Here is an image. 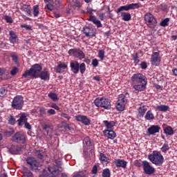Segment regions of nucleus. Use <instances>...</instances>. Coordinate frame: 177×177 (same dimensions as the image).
Listing matches in <instances>:
<instances>
[{
  "label": "nucleus",
  "mask_w": 177,
  "mask_h": 177,
  "mask_svg": "<svg viewBox=\"0 0 177 177\" xmlns=\"http://www.w3.org/2000/svg\"><path fill=\"white\" fill-rule=\"evenodd\" d=\"M131 86L136 92L146 91L147 78L142 73H135L131 76Z\"/></svg>",
  "instance_id": "1"
},
{
  "label": "nucleus",
  "mask_w": 177,
  "mask_h": 177,
  "mask_svg": "<svg viewBox=\"0 0 177 177\" xmlns=\"http://www.w3.org/2000/svg\"><path fill=\"white\" fill-rule=\"evenodd\" d=\"M139 8H142V4L140 3H132L119 7L116 10V13L118 15L120 13V16L123 21H129L131 20L132 16L131 15V13L127 12L129 10H134L135 9H139ZM124 10L125 12H124Z\"/></svg>",
  "instance_id": "2"
},
{
  "label": "nucleus",
  "mask_w": 177,
  "mask_h": 177,
  "mask_svg": "<svg viewBox=\"0 0 177 177\" xmlns=\"http://www.w3.org/2000/svg\"><path fill=\"white\" fill-rule=\"evenodd\" d=\"M41 71H42V64H35L22 74V78H27L28 77H30L32 80L38 78V73Z\"/></svg>",
  "instance_id": "3"
},
{
  "label": "nucleus",
  "mask_w": 177,
  "mask_h": 177,
  "mask_svg": "<svg viewBox=\"0 0 177 177\" xmlns=\"http://www.w3.org/2000/svg\"><path fill=\"white\" fill-rule=\"evenodd\" d=\"M71 71L73 74H78L80 72V74H85L86 71V65L85 63H80L77 60H71L70 62Z\"/></svg>",
  "instance_id": "4"
},
{
  "label": "nucleus",
  "mask_w": 177,
  "mask_h": 177,
  "mask_svg": "<svg viewBox=\"0 0 177 177\" xmlns=\"http://www.w3.org/2000/svg\"><path fill=\"white\" fill-rule=\"evenodd\" d=\"M149 160L158 167H161L164 164V156L158 151H153L152 154L148 156Z\"/></svg>",
  "instance_id": "5"
},
{
  "label": "nucleus",
  "mask_w": 177,
  "mask_h": 177,
  "mask_svg": "<svg viewBox=\"0 0 177 177\" xmlns=\"http://www.w3.org/2000/svg\"><path fill=\"white\" fill-rule=\"evenodd\" d=\"M93 103L96 107H102L105 110L111 109V102L106 97H97Z\"/></svg>",
  "instance_id": "6"
},
{
  "label": "nucleus",
  "mask_w": 177,
  "mask_h": 177,
  "mask_svg": "<svg viewBox=\"0 0 177 177\" xmlns=\"http://www.w3.org/2000/svg\"><path fill=\"white\" fill-rule=\"evenodd\" d=\"M127 95L129 94L127 93L126 94H120L118 95V101L115 104L116 110H118V111H124L125 110V106L128 103V97H127Z\"/></svg>",
  "instance_id": "7"
},
{
  "label": "nucleus",
  "mask_w": 177,
  "mask_h": 177,
  "mask_svg": "<svg viewBox=\"0 0 177 177\" xmlns=\"http://www.w3.org/2000/svg\"><path fill=\"white\" fill-rule=\"evenodd\" d=\"M23 106H24V100L23 96H15L11 102V107L15 110H21L23 109Z\"/></svg>",
  "instance_id": "8"
},
{
  "label": "nucleus",
  "mask_w": 177,
  "mask_h": 177,
  "mask_svg": "<svg viewBox=\"0 0 177 177\" xmlns=\"http://www.w3.org/2000/svg\"><path fill=\"white\" fill-rule=\"evenodd\" d=\"M45 3H47L45 6V9L48 10H55V9H57L62 6V2L60 0H44Z\"/></svg>",
  "instance_id": "9"
},
{
  "label": "nucleus",
  "mask_w": 177,
  "mask_h": 177,
  "mask_svg": "<svg viewBox=\"0 0 177 177\" xmlns=\"http://www.w3.org/2000/svg\"><path fill=\"white\" fill-rule=\"evenodd\" d=\"M69 56H73L76 59H79V60H82V59H85V53L80 48H71L68 51Z\"/></svg>",
  "instance_id": "10"
},
{
  "label": "nucleus",
  "mask_w": 177,
  "mask_h": 177,
  "mask_svg": "<svg viewBox=\"0 0 177 177\" xmlns=\"http://www.w3.org/2000/svg\"><path fill=\"white\" fill-rule=\"evenodd\" d=\"M145 24L149 28H153L157 24V20L154 17V16L150 13L147 12L145 15Z\"/></svg>",
  "instance_id": "11"
},
{
  "label": "nucleus",
  "mask_w": 177,
  "mask_h": 177,
  "mask_svg": "<svg viewBox=\"0 0 177 177\" xmlns=\"http://www.w3.org/2000/svg\"><path fill=\"white\" fill-rule=\"evenodd\" d=\"M56 165L53 167L49 166L48 171L53 175V176H57L59 175V168H62V161L55 160Z\"/></svg>",
  "instance_id": "12"
},
{
  "label": "nucleus",
  "mask_w": 177,
  "mask_h": 177,
  "mask_svg": "<svg viewBox=\"0 0 177 177\" xmlns=\"http://www.w3.org/2000/svg\"><path fill=\"white\" fill-rule=\"evenodd\" d=\"M26 162L28 165H29L30 169H33L35 171L39 169V168L41 167V164L37 160V159H35V158L28 157L26 159Z\"/></svg>",
  "instance_id": "13"
},
{
  "label": "nucleus",
  "mask_w": 177,
  "mask_h": 177,
  "mask_svg": "<svg viewBox=\"0 0 177 177\" xmlns=\"http://www.w3.org/2000/svg\"><path fill=\"white\" fill-rule=\"evenodd\" d=\"M142 168L146 175H153L156 172V169L150 165V163L147 160L142 161Z\"/></svg>",
  "instance_id": "14"
},
{
  "label": "nucleus",
  "mask_w": 177,
  "mask_h": 177,
  "mask_svg": "<svg viewBox=\"0 0 177 177\" xmlns=\"http://www.w3.org/2000/svg\"><path fill=\"white\" fill-rule=\"evenodd\" d=\"M12 141L16 142V143H21L22 145H24V143H26V136L22 132H17L12 136Z\"/></svg>",
  "instance_id": "15"
},
{
  "label": "nucleus",
  "mask_w": 177,
  "mask_h": 177,
  "mask_svg": "<svg viewBox=\"0 0 177 177\" xmlns=\"http://www.w3.org/2000/svg\"><path fill=\"white\" fill-rule=\"evenodd\" d=\"M151 64L152 66H157L161 63V56L159 52H153L150 59Z\"/></svg>",
  "instance_id": "16"
},
{
  "label": "nucleus",
  "mask_w": 177,
  "mask_h": 177,
  "mask_svg": "<svg viewBox=\"0 0 177 177\" xmlns=\"http://www.w3.org/2000/svg\"><path fill=\"white\" fill-rule=\"evenodd\" d=\"M75 120L79 122H82L84 125H91V119L88 116L84 115H77L75 116Z\"/></svg>",
  "instance_id": "17"
},
{
  "label": "nucleus",
  "mask_w": 177,
  "mask_h": 177,
  "mask_svg": "<svg viewBox=\"0 0 177 177\" xmlns=\"http://www.w3.org/2000/svg\"><path fill=\"white\" fill-rule=\"evenodd\" d=\"M37 78H40L43 81H47L50 78V73H49V70L46 68L44 71H41V72L38 74Z\"/></svg>",
  "instance_id": "18"
},
{
  "label": "nucleus",
  "mask_w": 177,
  "mask_h": 177,
  "mask_svg": "<svg viewBox=\"0 0 177 177\" xmlns=\"http://www.w3.org/2000/svg\"><path fill=\"white\" fill-rule=\"evenodd\" d=\"M162 128L165 135L168 136H172V135H175V131L174 130L172 127L169 126L167 124H163Z\"/></svg>",
  "instance_id": "19"
},
{
  "label": "nucleus",
  "mask_w": 177,
  "mask_h": 177,
  "mask_svg": "<svg viewBox=\"0 0 177 177\" xmlns=\"http://www.w3.org/2000/svg\"><path fill=\"white\" fill-rule=\"evenodd\" d=\"M113 163L115 164L116 168H123L125 169V168H127L128 162L125 161L124 159H114Z\"/></svg>",
  "instance_id": "20"
},
{
  "label": "nucleus",
  "mask_w": 177,
  "mask_h": 177,
  "mask_svg": "<svg viewBox=\"0 0 177 177\" xmlns=\"http://www.w3.org/2000/svg\"><path fill=\"white\" fill-rule=\"evenodd\" d=\"M88 21H91V23H93L95 26H96L97 28H102L103 27V24H102V22L97 19V18L93 15H91L88 19Z\"/></svg>",
  "instance_id": "21"
},
{
  "label": "nucleus",
  "mask_w": 177,
  "mask_h": 177,
  "mask_svg": "<svg viewBox=\"0 0 177 177\" xmlns=\"http://www.w3.org/2000/svg\"><path fill=\"white\" fill-rule=\"evenodd\" d=\"M103 135L104 136H105V138L111 139V140L115 139L117 136L115 131H114L113 130H104Z\"/></svg>",
  "instance_id": "22"
},
{
  "label": "nucleus",
  "mask_w": 177,
  "mask_h": 177,
  "mask_svg": "<svg viewBox=\"0 0 177 177\" xmlns=\"http://www.w3.org/2000/svg\"><path fill=\"white\" fill-rule=\"evenodd\" d=\"M103 124L106 128L105 130L113 131L114 127L117 125V121L104 120Z\"/></svg>",
  "instance_id": "23"
},
{
  "label": "nucleus",
  "mask_w": 177,
  "mask_h": 177,
  "mask_svg": "<svg viewBox=\"0 0 177 177\" xmlns=\"http://www.w3.org/2000/svg\"><path fill=\"white\" fill-rule=\"evenodd\" d=\"M67 67H68L67 64L59 62L55 68V72L59 74H62L63 73V70H66Z\"/></svg>",
  "instance_id": "24"
},
{
  "label": "nucleus",
  "mask_w": 177,
  "mask_h": 177,
  "mask_svg": "<svg viewBox=\"0 0 177 177\" xmlns=\"http://www.w3.org/2000/svg\"><path fill=\"white\" fill-rule=\"evenodd\" d=\"M160 129L161 127L158 125H151L150 127L148 128V133L149 135H154V133H158L160 132Z\"/></svg>",
  "instance_id": "25"
},
{
  "label": "nucleus",
  "mask_w": 177,
  "mask_h": 177,
  "mask_svg": "<svg viewBox=\"0 0 177 177\" xmlns=\"http://www.w3.org/2000/svg\"><path fill=\"white\" fill-rule=\"evenodd\" d=\"M21 149H23V147H21L20 145H12L9 148V152L11 154H19V153L21 151Z\"/></svg>",
  "instance_id": "26"
},
{
  "label": "nucleus",
  "mask_w": 177,
  "mask_h": 177,
  "mask_svg": "<svg viewBox=\"0 0 177 177\" xmlns=\"http://www.w3.org/2000/svg\"><path fill=\"white\" fill-rule=\"evenodd\" d=\"M83 33L86 37H91V38H93V37L95 36V33H93V29L88 26H84L83 28Z\"/></svg>",
  "instance_id": "27"
},
{
  "label": "nucleus",
  "mask_w": 177,
  "mask_h": 177,
  "mask_svg": "<svg viewBox=\"0 0 177 177\" xmlns=\"http://www.w3.org/2000/svg\"><path fill=\"white\" fill-rule=\"evenodd\" d=\"M28 120V119L27 118L26 113H22L17 120L18 127H23Z\"/></svg>",
  "instance_id": "28"
},
{
  "label": "nucleus",
  "mask_w": 177,
  "mask_h": 177,
  "mask_svg": "<svg viewBox=\"0 0 177 177\" xmlns=\"http://www.w3.org/2000/svg\"><path fill=\"white\" fill-rule=\"evenodd\" d=\"M138 113V117L140 118H143L145 117V115L146 114V111H147V107L145 105L141 106L138 108L137 109Z\"/></svg>",
  "instance_id": "29"
},
{
  "label": "nucleus",
  "mask_w": 177,
  "mask_h": 177,
  "mask_svg": "<svg viewBox=\"0 0 177 177\" xmlns=\"http://www.w3.org/2000/svg\"><path fill=\"white\" fill-rule=\"evenodd\" d=\"M9 41L10 42V44H16V42L17 41L18 37L16 35V32H15V31L13 30H10L9 31Z\"/></svg>",
  "instance_id": "30"
},
{
  "label": "nucleus",
  "mask_w": 177,
  "mask_h": 177,
  "mask_svg": "<svg viewBox=\"0 0 177 177\" xmlns=\"http://www.w3.org/2000/svg\"><path fill=\"white\" fill-rule=\"evenodd\" d=\"M100 161L101 164H109V161H110V158H109L107 156H106V154L104 153H100Z\"/></svg>",
  "instance_id": "31"
},
{
  "label": "nucleus",
  "mask_w": 177,
  "mask_h": 177,
  "mask_svg": "<svg viewBox=\"0 0 177 177\" xmlns=\"http://www.w3.org/2000/svg\"><path fill=\"white\" fill-rule=\"evenodd\" d=\"M145 118L147 121H153V120H154V114L151 111H147L145 116Z\"/></svg>",
  "instance_id": "32"
},
{
  "label": "nucleus",
  "mask_w": 177,
  "mask_h": 177,
  "mask_svg": "<svg viewBox=\"0 0 177 177\" xmlns=\"http://www.w3.org/2000/svg\"><path fill=\"white\" fill-rule=\"evenodd\" d=\"M156 110L165 113V111L169 110V106L168 105H159L156 106Z\"/></svg>",
  "instance_id": "33"
},
{
  "label": "nucleus",
  "mask_w": 177,
  "mask_h": 177,
  "mask_svg": "<svg viewBox=\"0 0 177 177\" xmlns=\"http://www.w3.org/2000/svg\"><path fill=\"white\" fill-rule=\"evenodd\" d=\"M102 177H111V171H110V169L106 168L102 170Z\"/></svg>",
  "instance_id": "34"
},
{
  "label": "nucleus",
  "mask_w": 177,
  "mask_h": 177,
  "mask_svg": "<svg viewBox=\"0 0 177 177\" xmlns=\"http://www.w3.org/2000/svg\"><path fill=\"white\" fill-rule=\"evenodd\" d=\"M48 97L53 100V102H57L59 100V97L55 93L50 92L48 95Z\"/></svg>",
  "instance_id": "35"
},
{
  "label": "nucleus",
  "mask_w": 177,
  "mask_h": 177,
  "mask_svg": "<svg viewBox=\"0 0 177 177\" xmlns=\"http://www.w3.org/2000/svg\"><path fill=\"white\" fill-rule=\"evenodd\" d=\"M169 18H166L165 19H162L160 22L159 25L160 26V27H168V26H169Z\"/></svg>",
  "instance_id": "36"
},
{
  "label": "nucleus",
  "mask_w": 177,
  "mask_h": 177,
  "mask_svg": "<svg viewBox=\"0 0 177 177\" xmlns=\"http://www.w3.org/2000/svg\"><path fill=\"white\" fill-rule=\"evenodd\" d=\"M8 124L10 125H15L16 124V118H15V116L10 115L8 118Z\"/></svg>",
  "instance_id": "37"
},
{
  "label": "nucleus",
  "mask_w": 177,
  "mask_h": 177,
  "mask_svg": "<svg viewBox=\"0 0 177 177\" xmlns=\"http://www.w3.org/2000/svg\"><path fill=\"white\" fill-rule=\"evenodd\" d=\"M39 15V6L35 5L33 6V15L35 17H38Z\"/></svg>",
  "instance_id": "38"
},
{
  "label": "nucleus",
  "mask_w": 177,
  "mask_h": 177,
  "mask_svg": "<svg viewBox=\"0 0 177 177\" xmlns=\"http://www.w3.org/2000/svg\"><path fill=\"white\" fill-rule=\"evenodd\" d=\"M106 54V51L102 49L98 51V57L100 59L101 62L104 60V55Z\"/></svg>",
  "instance_id": "39"
},
{
  "label": "nucleus",
  "mask_w": 177,
  "mask_h": 177,
  "mask_svg": "<svg viewBox=\"0 0 177 177\" xmlns=\"http://www.w3.org/2000/svg\"><path fill=\"white\" fill-rule=\"evenodd\" d=\"M160 150L162 153H167V151L169 150V145H168V143H165L161 147Z\"/></svg>",
  "instance_id": "40"
},
{
  "label": "nucleus",
  "mask_w": 177,
  "mask_h": 177,
  "mask_svg": "<svg viewBox=\"0 0 177 177\" xmlns=\"http://www.w3.org/2000/svg\"><path fill=\"white\" fill-rule=\"evenodd\" d=\"M6 93H8V89L6 88L3 87L0 88V97H3Z\"/></svg>",
  "instance_id": "41"
},
{
  "label": "nucleus",
  "mask_w": 177,
  "mask_h": 177,
  "mask_svg": "<svg viewBox=\"0 0 177 177\" xmlns=\"http://www.w3.org/2000/svg\"><path fill=\"white\" fill-rule=\"evenodd\" d=\"M73 3L75 8H80L82 6V5L81 4V1H80V0H73Z\"/></svg>",
  "instance_id": "42"
},
{
  "label": "nucleus",
  "mask_w": 177,
  "mask_h": 177,
  "mask_svg": "<svg viewBox=\"0 0 177 177\" xmlns=\"http://www.w3.org/2000/svg\"><path fill=\"white\" fill-rule=\"evenodd\" d=\"M84 142L88 147H91V146H92V142H91V138H89V137H86L84 140Z\"/></svg>",
  "instance_id": "43"
},
{
  "label": "nucleus",
  "mask_w": 177,
  "mask_h": 177,
  "mask_svg": "<svg viewBox=\"0 0 177 177\" xmlns=\"http://www.w3.org/2000/svg\"><path fill=\"white\" fill-rule=\"evenodd\" d=\"M10 57H12V60L15 63V64H17L19 63V57H17V55L16 54H11Z\"/></svg>",
  "instance_id": "44"
},
{
  "label": "nucleus",
  "mask_w": 177,
  "mask_h": 177,
  "mask_svg": "<svg viewBox=\"0 0 177 177\" xmlns=\"http://www.w3.org/2000/svg\"><path fill=\"white\" fill-rule=\"evenodd\" d=\"M20 27L21 28H26V30H28V31H32V26L30 25H27L24 24H21Z\"/></svg>",
  "instance_id": "45"
},
{
  "label": "nucleus",
  "mask_w": 177,
  "mask_h": 177,
  "mask_svg": "<svg viewBox=\"0 0 177 177\" xmlns=\"http://www.w3.org/2000/svg\"><path fill=\"white\" fill-rule=\"evenodd\" d=\"M4 20L6 21V23H9L10 24L13 23V19H12L9 15H5Z\"/></svg>",
  "instance_id": "46"
},
{
  "label": "nucleus",
  "mask_w": 177,
  "mask_h": 177,
  "mask_svg": "<svg viewBox=\"0 0 177 177\" xmlns=\"http://www.w3.org/2000/svg\"><path fill=\"white\" fill-rule=\"evenodd\" d=\"M133 59L134 63L136 64H138V63H139V62H140V60L139 59V55H138V53L133 55Z\"/></svg>",
  "instance_id": "47"
},
{
  "label": "nucleus",
  "mask_w": 177,
  "mask_h": 177,
  "mask_svg": "<svg viewBox=\"0 0 177 177\" xmlns=\"http://www.w3.org/2000/svg\"><path fill=\"white\" fill-rule=\"evenodd\" d=\"M23 177H34V175L30 170H26L24 171Z\"/></svg>",
  "instance_id": "48"
},
{
  "label": "nucleus",
  "mask_w": 177,
  "mask_h": 177,
  "mask_svg": "<svg viewBox=\"0 0 177 177\" xmlns=\"http://www.w3.org/2000/svg\"><path fill=\"white\" fill-rule=\"evenodd\" d=\"M24 10L27 13L28 16H31V7H30V6L25 7Z\"/></svg>",
  "instance_id": "49"
},
{
  "label": "nucleus",
  "mask_w": 177,
  "mask_h": 177,
  "mask_svg": "<svg viewBox=\"0 0 177 177\" xmlns=\"http://www.w3.org/2000/svg\"><path fill=\"white\" fill-rule=\"evenodd\" d=\"M134 165H136V167H138V168H140V167L143 166V162H142V160H136L134 162Z\"/></svg>",
  "instance_id": "50"
},
{
  "label": "nucleus",
  "mask_w": 177,
  "mask_h": 177,
  "mask_svg": "<svg viewBox=\"0 0 177 177\" xmlns=\"http://www.w3.org/2000/svg\"><path fill=\"white\" fill-rule=\"evenodd\" d=\"M160 9L161 10H162V12H165V10H167V9H168V6L165 3H161L160 5Z\"/></svg>",
  "instance_id": "51"
},
{
  "label": "nucleus",
  "mask_w": 177,
  "mask_h": 177,
  "mask_svg": "<svg viewBox=\"0 0 177 177\" xmlns=\"http://www.w3.org/2000/svg\"><path fill=\"white\" fill-rule=\"evenodd\" d=\"M19 73V68L17 67H14L10 71V74L12 75H16Z\"/></svg>",
  "instance_id": "52"
},
{
  "label": "nucleus",
  "mask_w": 177,
  "mask_h": 177,
  "mask_svg": "<svg viewBox=\"0 0 177 177\" xmlns=\"http://www.w3.org/2000/svg\"><path fill=\"white\" fill-rule=\"evenodd\" d=\"M73 177H88V176L84 172H80L75 174Z\"/></svg>",
  "instance_id": "53"
},
{
  "label": "nucleus",
  "mask_w": 177,
  "mask_h": 177,
  "mask_svg": "<svg viewBox=\"0 0 177 177\" xmlns=\"http://www.w3.org/2000/svg\"><path fill=\"white\" fill-rule=\"evenodd\" d=\"M91 64L93 67H97L99 66V61L97 59L95 58L92 60Z\"/></svg>",
  "instance_id": "54"
},
{
  "label": "nucleus",
  "mask_w": 177,
  "mask_h": 177,
  "mask_svg": "<svg viewBox=\"0 0 177 177\" xmlns=\"http://www.w3.org/2000/svg\"><path fill=\"white\" fill-rule=\"evenodd\" d=\"M61 117H62L63 118H65L68 121H69V120L71 119V117L70 115H68V114L65 113H61Z\"/></svg>",
  "instance_id": "55"
},
{
  "label": "nucleus",
  "mask_w": 177,
  "mask_h": 177,
  "mask_svg": "<svg viewBox=\"0 0 177 177\" xmlns=\"http://www.w3.org/2000/svg\"><path fill=\"white\" fill-rule=\"evenodd\" d=\"M140 67L142 70H146V68H147V62H142L140 64Z\"/></svg>",
  "instance_id": "56"
},
{
  "label": "nucleus",
  "mask_w": 177,
  "mask_h": 177,
  "mask_svg": "<svg viewBox=\"0 0 177 177\" xmlns=\"http://www.w3.org/2000/svg\"><path fill=\"white\" fill-rule=\"evenodd\" d=\"M35 154L37 158H39L40 160H42V158H44V155H42L40 151H37Z\"/></svg>",
  "instance_id": "57"
},
{
  "label": "nucleus",
  "mask_w": 177,
  "mask_h": 177,
  "mask_svg": "<svg viewBox=\"0 0 177 177\" xmlns=\"http://www.w3.org/2000/svg\"><path fill=\"white\" fill-rule=\"evenodd\" d=\"M91 173L93 174L94 175H96V174H97V165H95L93 167V169L91 170Z\"/></svg>",
  "instance_id": "58"
},
{
  "label": "nucleus",
  "mask_w": 177,
  "mask_h": 177,
  "mask_svg": "<svg viewBox=\"0 0 177 177\" xmlns=\"http://www.w3.org/2000/svg\"><path fill=\"white\" fill-rule=\"evenodd\" d=\"M97 15L100 17V20H104L106 14H104L103 12H98V13H97Z\"/></svg>",
  "instance_id": "59"
},
{
  "label": "nucleus",
  "mask_w": 177,
  "mask_h": 177,
  "mask_svg": "<svg viewBox=\"0 0 177 177\" xmlns=\"http://www.w3.org/2000/svg\"><path fill=\"white\" fill-rule=\"evenodd\" d=\"M48 114H50V115H55L56 114V111L54 109H48L47 111Z\"/></svg>",
  "instance_id": "60"
},
{
  "label": "nucleus",
  "mask_w": 177,
  "mask_h": 177,
  "mask_svg": "<svg viewBox=\"0 0 177 177\" xmlns=\"http://www.w3.org/2000/svg\"><path fill=\"white\" fill-rule=\"evenodd\" d=\"M51 107L53 109H55V110H57V111H60V108L59 107V106H57V104H55V103H53L51 104Z\"/></svg>",
  "instance_id": "61"
},
{
  "label": "nucleus",
  "mask_w": 177,
  "mask_h": 177,
  "mask_svg": "<svg viewBox=\"0 0 177 177\" xmlns=\"http://www.w3.org/2000/svg\"><path fill=\"white\" fill-rule=\"evenodd\" d=\"M39 177H55V176H53V175H52V174L50 176V175H49V174L44 172V173L41 174Z\"/></svg>",
  "instance_id": "62"
},
{
  "label": "nucleus",
  "mask_w": 177,
  "mask_h": 177,
  "mask_svg": "<svg viewBox=\"0 0 177 177\" xmlns=\"http://www.w3.org/2000/svg\"><path fill=\"white\" fill-rule=\"evenodd\" d=\"M24 127L26 129H31V124H30V123H28V122H26L25 124H24Z\"/></svg>",
  "instance_id": "63"
},
{
  "label": "nucleus",
  "mask_w": 177,
  "mask_h": 177,
  "mask_svg": "<svg viewBox=\"0 0 177 177\" xmlns=\"http://www.w3.org/2000/svg\"><path fill=\"white\" fill-rule=\"evenodd\" d=\"M172 73L175 77H177V68H172Z\"/></svg>",
  "instance_id": "64"
}]
</instances>
